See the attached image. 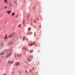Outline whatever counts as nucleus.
I'll return each mask as SVG.
<instances>
[{
	"mask_svg": "<svg viewBox=\"0 0 75 75\" xmlns=\"http://www.w3.org/2000/svg\"><path fill=\"white\" fill-rule=\"evenodd\" d=\"M11 55V54H7L6 56V58H8V57H9V55Z\"/></svg>",
	"mask_w": 75,
	"mask_h": 75,
	"instance_id": "nucleus-1",
	"label": "nucleus"
},
{
	"mask_svg": "<svg viewBox=\"0 0 75 75\" xmlns=\"http://www.w3.org/2000/svg\"><path fill=\"white\" fill-rule=\"evenodd\" d=\"M7 13L8 14H10V13H11V11H7Z\"/></svg>",
	"mask_w": 75,
	"mask_h": 75,
	"instance_id": "nucleus-2",
	"label": "nucleus"
},
{
	"mask_svg": "<svg viewBox=\"0 0 75 75\" xmlns=\"http://www.w3.org/2000/svg\"><path fill=\"white\" fill-rule=\"evenodd\" d=\"M13 62V61H9L8 62V64H12Z\"/></svg>",
	"mask_w": 75,
	"mask_h": 75,
	"instance_id": "nucleus-3",
	"label": "nucleus"
},
{
	"mask_svg": "<svg viewBox=\"0 0 75 75\" xmlns=\"http://www.w3.org/2000/svg\"><path fill=\"white\" fill-rule=\"evenodd\" d=\"M16 66H18V65H20V63L18 62V63H16Z\"/></svg>",
	"mask_w": 75,
	"mask_h": 75,
	"instance_id": "nucleus-4",
	"label": "nucleus"
},
{
	"mask_svg": "<svg viewBox=\"0 0 75 75\" xmlns=\"http://www.w3.org/2000/svg\"><path fill=\"white\" fill-rule=\"evenodd\" d=\"M34 42H33V44H30V45H29V47H30V46H32V45H34Z\"/></svg>",
	"mask_w": 75,
	"mask_h": 75,
	"instance_id": "nucleus-5",
	"label": "nucleus"
},
{
	"mask_svg": "<svg viewBox=\"0 0 75 75\" xmlns=\"http://www.w3.org/2000/svg\"><path fill=\"white\" fill-rule=\"evenodd\" d=\"M4 39H5V40L7 39V35H6L5 36V37L4 38Z\"/></svg>",
	"mask_w": 75,
	"mask_h": 75,
	"instance_id": "nucleus-6",
	"label": "nucleus"
},
{
	"mask_svg": "<svg viewBox=\"0 0 75 75\" xmlns=\"http://www.w3.org/2000/svg\"><path fill=\"white\" fill-rule=\"evenodd\" d=\"M15 15V13H12L11 14V16H14Z\"/></svg>",
	"mask_w": 75,
	"mask_h": 75,
	"instance_id": "nucleus-7",
	"label": "nucleus"
},
{
	"mask_svg": "<svg viewBox=\"0 0 75 75\" xmlns=\"http://www.w3.org/2000/svg\"><path fill=\"white\" fill-rule=\"evenodd\" d=\"M18 17V15H17L16 16L15 18H17Z\"/></svg>",
	"mask_w": 75,
	"mask_h": 75,
	"instance_id": "nucleus-8",
	"label": "nucleus"
},
{
	"mask_svg": "<svg viewBox=\"0 0 75 75\" xmlns=\"http://www.w3.org/2000/svg\"><path fill=\"white\" fill-rule=\"evenodd\" d=\"M3 54H4V52H1V53L0 54V55H3Z\"/></svg>",
	"mask_w": 75,
	"mask_h": 75,
	"instance_id": "nucleus-9",
	"label": "nucleus"
},
{
	"mask_svg": "<svg viewBox=\"0 0 75 75\" xmlns=\"http://www.w3.org/2000/svg\"><path fill=\"white\" fill-rule=\"evenodd\" d=\"M25 37H24L23 38V40H25Z\"/></svg>",
	"mask_w": 75,
	"mask_h": 75,
	"instance_id": "nucleus-10",
	"label": "nucleus"
},
{
	"mask_svg": "<svg viewBox=\"0 0 75 75\" xmlns=\"http://www.w3.org/2000/svg\"><path fill=\"white\" fill-rule=\"evenodd\" d=\"M29 31H30L31 30V28H29L28 29Z\"/></svg>",
	"mask_w": 75,
	"mask_h": 75,
	"instance_id": "nucleus-11",
	"label": "nucleus"
},
{
	"mask_svg": "<svg viewBox=\"0 0 75 75\" xmlns=\"http://www.w3.org/2000/svg\"><path fill=\"white\" fill-rule=\"evenodd\" d=\"M13 35H10L9 36V37H12Z\"/></svg>",
	"mask_w": 75,
	"mask_h": 75,
	"instance_id": "nucleus-12",
	"label": "nucleus"
},
{
	"mask_svg": "<svg viewBox=\"0 0 75 75\" xmlns=\"http://www.w3.org/2000/svg\"><path fill=\"white\" fill-rule=\"evenodd\" d=\"M4 3H7V0H4Z\"/></svg>",
	"mask_w": 75,
	"mask_h": 75,
	"instance_id": "nucleus-13",
	"label": "nucleus"
},
{
	"mask_svg": "<svg viewBox=\"0 0 75 75\" xmlns=\"http://www.w3.org/2000/svg\"><path fill=\"white\" fill-rule=\"evenodd\" d=\"M21 25H18V27H21Z\"/></svg>",
	"mask_w": 75,
	"mask_h": 75,
	"instance_id": "nucleus-14",
	"label": "nucleus"
},
{
	"mask_svg": "<svg viewBox=\"0 0 75 75\" xmlns=\"http://www.w3.org/2000/svg\"><path fill=\"white\" fill-rule=\"evenodd\" d=\"M11 42H9V43H8V44L9 45H10V44H11Z\"/></svg>",
	"mask_w": 75,
	"mask_h": 75,
	"instance_id": "nucleus-15",
	"label": "nucleus"
},
{
	"mask_svg": "<svg viewBox=\"0 0 75 75\" xmlns=\"http://www.w3.org/2000/svg\"><path fill=\"white\" fill-rule=\"evenodd\" d=\"M5 52H7V50H5Z\"/></svg>",
	"mask_w": 75,
	"mask_h": 75,
	"instance_id": "nucleus-16",
	"label": "nucleus"
},
{
	"mask_svg": "<svg viewBox=\"0 0 75 75\" xmlns=\"http://www.w3.org/2000/svg\"><path fill=\"white\" fill-rule=\"evenodd\" d=\"M5 9L7 8V6H5Z\"/></svg>",
	"mask_w": 75,
	"mask_h": 75,
	"instance_id": "nucleus-17",
	"label": "nucleus"
},
{
	"mask_svg": "<svg viewBox=\"0 0 75 75\" xmlns=\"http://www.w3.org/2000/svg\"><path fill=\"white\" fill-rule=\"evenodd\" d=\"M2 75H6V74H3Z\"/></svg>",
	"mask_w": 75,
	"mask_h": 75,
	"instance_id": "nucleus-18",
	"label": "nucleus"
},
{
	"mask_svg": "<svg viewBox=\"0 0 75 75\" xmlns=\"http://www.w3.org/2000/svg\"><path fill=\"white\" fill-rule=\"evenodd\" d=\"M10 6H11V4H10Z\"/></svg>",
	"mask_w": 75,
	"mask_h": 75,
	"instance_id": "nucleus-19",
	"label": "nucleus"
},
{
	"mask_svg": "<svg viewBox=\"0 0 75 75\" xmlns=\"http://www.w3.org/2000/svg\"><path fill=\"white\" fill-rule=\"evenodd\" d=\"M27 40L28 41V39L27 38Z\"/></svg>",
	"mask_w": 75,
	"mask_h": 75,
	"instance_id": "nucleus-20",
	"label": "nucleus"
},
{
	"mask_svg": "<svg viewBox=\"0 0 75 75\" xmlns=\"http://www.w3.org/2000/svg\"><path fill=\"white\" fill-rule=\"evenodd\" d=\"M16 4H17V3L16 2Z\"/></svg>",
	"mask_w": 75,
	"mask_h": 75,
	"instance_id": "nucleus-21",
	"label": "nucleus"
},
{
	"mask_svg": "<svg viewBox=\"0 0 75 75\" xmlns=\"http://www.w3.org/2000/svg\"><path fill=\"white\" fill-rule=\"evenodd\" d=\"M32 52H33V50H32Z\"/></svg>",
	"mask_w": 75,
	"mask_h": 75,
	"instance_id": "nucleus-22",
	"label": "nucleus"
},
{
	"mask_svg": "<svg viewBox=\"0 0 75 75\" xmlns=\"http://www.w3.org/2000/svg\"><path fill=\"white\" fill-rule=\"evenodd\" d=\"M26 72H27V71H26Z\"/></svg>",
	"mask_w": 75,
	"mask_h": 75,
	"instance_id": "nucleus-23",
	"label": "nucleus"
},
{
	"mask_svg": "<svg viewBox=\"0 0 75 75\" xmlns=\"http://www.w3.org/2000/svg\"><path fill=\"white\" fill-rule=\"evenodd\" d=\"M30 52H31V51H30Z\"/></svg>",
	"mask_w": 75,
	"mask_h": 75,
	"instance_id": "nucleus-24",
	"label": "nucleus"
}]
</instances>
